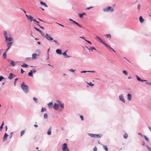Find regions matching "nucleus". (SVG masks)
I'll return each instance as SVG.
<instances>
[{"instance_id": "obj_1", "label": "nucleus", "mask_w": 151, "mask_h": 151, "mask_svg": "<svg viewBox=\"0 0 151 151\" xmlns=\"http://www.w3.org/2000/svg\"><path fill=\"white\" fill-rule=\"evenodd\" d=\"M21 86L25 93H27L28 92V86L25 85L24 82L22 83L21 84Z\"/></svg>"}, {"instance_id": "obj_2", "label": "nucleus", "mask_w": 151, "mask_h": 151, "mask_svg": "<svg viewBox=\"0 0 151 151\" xmlns=\"http://www.w3.org/2000/svg\"><path fill=\"white\" fill-rule=\"evenodd\" d=\"M103 11L104 12H113L114 10L113 8H112L110 6H108L106 8L103 9Z\"/></svg>"}, {"instance_id": "obj_3", "label": "nucleus", "mask_w": 151, "mask_h": 151, "mask_svg": "<svg viewBox=\"0 0 151 151\" xmlns=\"http://www.w3.org/2000/svg\"><path fill=\"white\" fill-rule=\"evenodd\" d=\"M62 150L64 151H69V150L67 149V145L66 143H64L63 145Z\"/></svg>"}, {"instance_id": "obj_4", "label": "nucleus", "mask_w": 151, "mask_h": 151, "mask_svg": "<svg viewBox=\"0 0 151 151\" xmlns=\"http://www.w3.org/2000/svg\"><path fill=\"white\" fill-rule=\"evenodd\" d=\"M59 103H55L53 107L54 109L57 110L59 109Z\"/></svg>"}, {"instance_id": "obj_5", "label": "nucleus", "mask_w": 151, "mask_h": 151, "mask_svg": "<svg viewBox=\"0 0 151 151\" xmlns=\"http://www.w3.org/2000/svg\"><path fill=\"white\" fill-rule=\"evenodd\" d=\"M45 37L49 40H53V38L49 36L47 34H46Z\"/></svg>"}, {"instance_id": "obj_6", "label": "nucleus", "mask_w": 151, "mask_h": 151, "mask_svg": "<svg viewBox=\"0 0 151 151\" xmlns=\"http://www.w3.org/2000/svg\"><path fill=\"white\" fill-rule=\"evenodd\" d=\"M105 45L110 51H111V50H112L114 52H115V51L107 44L106 43Z\"/></svg>"}, {"instance_id": "obj_7", "label": "nucleus", "mask_w": 151, "mask_h": 151, "mask_svg": "<svg viewBox=\"0 0 151 151\" xmlns=\"http://www.w3.org/2000/svg\"><path fill=\"white\" fill-rule=\"evenodd\" d=\"M119 99L122 101L123 102L125 103V100L124 99V97L122 94L120 95L119 96Z\"/></svg>"}, {"instance_id": "obj_8", "label": "nucleus", "mask_w": 151, "mask_h": 151, "mask_svg": "<svg viewBox=\"0 0 151 151\" xmlns=\"http://www.w3.org/2000/svg\"><path fill=\"white\" fill-rule=\"evenodd\" d=\"M96 38L99 40V42H100L101 43H103L104 45H105L106 43L105 41H103L99 37L97 36L96 37Z\"/></svg>"}, {"instance_id": "obj_9", "label": "nucleus", "mask_w": 151, "mask_h": 151, "mask_svg": "<svg viewBox=\"0 0 151 151\" xmlns=\"http://www.w3.org/2000/svg\"><path fill=\"white\" fill-rule=\"evenodd\" d=\"M26 16L27 19L29 20H30L31 22H32V21L33 20V18L31 15H28L27 14H26Z\"/></svg>"}, {"instance_id": "obj_10", "label": "nucleus", "mask_w": 151, "mask_h": 151, "mask_svg": "<svg viewBox=\"0 0 151 151\" xmlns=\"http://www.w3.org/2000/svg\"><path fill=\"white\" fill-rule=\"evenodd\" d=\"M15 76L12 73H10L8 77V78L9 79H12Z\"/></svg>"}, {"instance_id": "obj_11", "label": "nucleus", "mask_w": 151, "mask_h": 151, "mask_svg": "<svg viewBox=\"0 0 151 151\" xmlns=\"http://www.w3.org/2000/svg\"><path fill=\"white\" fill-rule=\"evenodd\" d=\"M8 136V135H7V134L6 133H5L4 134V136L3 139V141H4L7 140Z\"/></svg>"}, {"instance_id": "obj_12", "label": "nucleus", "mask_w": 151, "mask_h": 151, "mask_svg": "<svg viewBox=\"0 0 151 151\" xmlns=\"http://www.w3.org/2000/svg\"><path fill=\"white\" fill-rule=\"evenodd\" d=\"M12 42H11L7 44V46L8 47V48L6 50V51H7L8 50L10 49L11 47V46L12 44Z\"/></svg>"}, {"instance_id": "obj_13", "label": "nucleus", "mask_w": 151, "mask_h": 151, "mask_svg": "<svg viewBox=\"0 0 151 151\" xmlns=\"http://www.w3.org/2000/svg\"><path fill=\"white\" fill-rule=\"evenodd\" d=\"M40 3L42 5L44 6L47 7H48L47 6V4H46L45 3L42 1H40Z\"/></svg>"}, {"instance_id": "obj_14", "label": "nucleus", "mask_w": 151, "mask_h": 151, "mask_svg": "<svg viewBox=\"0 0 151 151\" xmlns=\"http://www.w3.org/2000/svg\"><path fill=\"white\" fill-rule=\"evenodd\" d=\"M136 76V78H137V79L138 81H141L142 82H143L144 81H146V80H142L141 79H140V78L139 77H138L137 76V75Z\"/></svg>"}, {"instance_id": "obj_15", "label": "nucleus", "mask_w": 151, "mask_h": 151, "mask_svg": "<svg viewBox=\"0 0 151 151\" xmlns=\"http://www.w3.org/2000/svg\"><path fill=\"white\" fill-rule=\"evenodd\" d=\"M128 99L129 101H130L131 100L132 96L130 94H128L127 95Z\"/></svg>"}, {"instance_id": "obj_16", "label": "nucleus", "mask_w": 151, "mask_h": 151, "mask_svg": "<svg viewBox=\"0 0 151 151\" xmlns=\"http://www.w3.org/2000/svg\"><path fill=\"white\" fill-rule=\"evenodd\" d=\"M51 127H50L48 130L47 134L48 135H50L51 134Z\"/></svg>"}, {"instance_id": "obj_17", "label": "nucleus", "mask_w": 151, "mask_h": 151, "mask_svg": "<svg viewBox=\"0 0 151 151\" xmlns=\"http://www.w3.org/2000/svg\"><path fill=\"white\" fill-rule=\"evenodd\" d=\"M13 40V39L11 37H9V38L7 37V40L6 39V42H7L8 41L11 42Z\"/></svg>"}, {"instance_id": "obj_18", "label": "nucleus", "mask_w": 151, "mask_h": 151, "mask_svg": "<svg viewBox=\"0 0 151 151\" xmlns=\"http://www.w3.org/2000/svg\"><path fill=\"white\" fill-rule=\"evenodd\" d=\"M56 52L58 54H62V51H61L60 50L58 49L56 50Z\"/></svg>"}, {"instance_id": "obj_19", "label": "nucleus", "mask_w": 151, "mask_h": 151, "mask_svg": "<svg viewBox=\"0 0 151 151\" xmlns=\"http://www.w3.org/2000/svg\"><path fill=\"white\" fill-rule=\"evenodd\" d=\"M37 54L35 53H34L32 55V58L33 59H36V56L37 55Z\"/></svg>"}, {"instance_id": "obj_20", "label": "nucleus", "mask_w": 151, "mask_h": 151, "mask_svg": "<svg viewBox=\"0 0 151 151\" xmlns=\"http://www.w3.org/2000/svg\"><path fill=\"white\" fill-rule=\"evenodd\" d=\"M57 103H59V106H60V107L62 108H63L64 107V105L63 104H61L60 101H57Z\"/></svg>"}, {"instance_id": "obj_21", "label": "nucleus", "mask_w": 151, "mask_h": 151, "mask_svg": "<svg viewBox=\"0 0 151 151\" xmlns=\"http://www.w3.org/2000/svg\"><path fill=\"white\" fill-rule=\"evenodd\" d=\"M139 20L140 22L142 23H143L144 21V19H143L142 16L140 17Z\"/></svg>"}, {"instance_id": "obj_22", "label": "nucleus", "mask_w": 151, "mask_h": 151, "mask_svg": "<svg viewBox=\"0 0 151 151\" xmlns=\"http://www.w3.org/2000/svg\"><path fill=\"white\" fill-rule=\"evenodd\" d=\"M88 135L91 137H95L96 134H93L91 133H89L88 134Z\"/></svg>"}, {"instance_id": "obj_23", "label": "nucleus", "mask_w": 151, "mask_h": 151, "mask_svg": "<svg viewBox=\"0 0 151 151\" xmlns=\"http://www.w3.org/2000/svg\"><path fill=\"white\" fill-rule=\"evenodd\" d=\"M25 130H23L20 132V136L22 137L25 133Z\"/></svg>"}, {"instance_id": "obj_24", "label": "nucleus", "mask_w": 151, "mask_h": 151, "mask_svg": "<svg viewBox=\"0 0 151 151\" xmlns=\"http://www.w3.org/2000/svg\"><path fill=\"white\" fill-rule=\"evenodd\" d=\"M32 70H30V72L28 73V76H32L33 74H32Z\"/></svg>"}, {"instance_id": "obj_25", "label": "nucleus", "mask_w": 151, "mask_h": 151, "mask_svg": "<svg viewBox=\"0 0 151 151\" xmlns=\"http://www.w3.org/2000/svg\"><path fill=\"white\" fill-rule=\"evenodd\" d=\"M7 51H6L3 54V56L4 59H6V52Z\"/></svg>"}, {"instance_id": "obj_26", "label": "nucleus", "mask_w": 151, "mask_h": 151, "mask_svg": "<svg viewBox=\"0 0 151 151\" xmlns=\"http://www.w3.org/2000/svg\"><path fill=\"white\" fill-rule=\"evenodd\" d=\"M4 34L6 39L7 40V33L6 31H5L4 32Z\"/></svg>"}, {"instance_id": "obj_27", "label": "nucleus", "mask_w": 151, "mask_h": 151, "mask_svg": "<svg viewBox=\"0 0 151 151\" xmlns=\"http://www.w3.org/2000/svg\"><path fill=\"white\" fill-rule=\"evenodd\" d=\"M103 145L104 149L106 151H108V149L107 146H105L104 145Z\"/></svg>"}, {"instance_id": "obj_28", "label": "nucleus", "mask_w": 151, "mask_h": 151, "mask_svg": "<svg viewBox=\"0 0 151 151\" xmlns=\"http://www.w3.org/2000/svg\"><path fill=\"white\" fill-rule=\"evenodd\" d=\"M87 48L89 50H91V51H93V50H96V49L94 47H90V48L87 47Z\"/></svg>"}, {"instance_id": "obj_29", "label": "nucleus", "mask_w": 151, "mask_h": 151, "mask_svg": "<svg viewBox=\"0 0 151 151\" xmlns=\"http://www.w3.org/2000/svg\"><path fill=\"white\" fill-rule=\"evenodd\" d=\"M96 137H97V138H101V136H102V135L101 134H96Z\"/></svg>"}, {"instance_id": "obj_30", "label": "nucleus", "mask_w": 151, "mask_h": 151, "mask_svg": "<svg viewBox=\"0 0 151 151\" xmlns=\"http://www.w3.org/2000/svg\"><path fill=\"white\" fill-rule=\"evenodd\" d=\"M21 66L23 67L27 68L28 67V65L26 64H24L21 65Z\"/></svg>"}, {"instance_id": "obj_31", "label": "nucleus", "mask_w": 151, "mask_h": 151, "mask_svg": "<svg viewBox=\"0 0 151 151\" xmlns=\"http://www.w3.org/2000/svg\"><path fill=\"white\" fill-rule=\"evenodd\" d=\"M10 64L13 66H14L15 65L14 62L13 60H11Z\"/></svg>"}, {"instance_id": "obj_32", "label": "nucleus", "mask_w": 151, "mask_h": 151, "mask_svg": "<svg viewBox=\"0 0 151 151\" xmlns=\"http://www.w3.org/2000/svg\"><path fill=\"white\" fill-rule=\"evenodd\" d=\"M52 102H50L48 104V106L49 108H51L52 107Z\"/></svg>"}, {"instance_id": "obj_33", "label": "nucleus", "mask_w": 151, "mask_h": 151, "mask_svg": "<svg viewBox=\"0 0 151 151\" xmlns=\"http://www.w3.org/2000/svg\"><path fill=\"white\" fill-rule=\"evenodd\" d=\"M105 36L107 38H109V39H111V35L110 34L106 35H105Z\"/></svg>"}, {"instance_id": "obj_34", "label": "nucleus", "mask_w": 151, "mask_h": 151, "mask_svg": "<svg viewBox=\"0 0 151 151\" xmlns=\"http://www.w3.org/2000/svg\"><path fill=\"white\" fill-rule=\"evenodd\" d=\"M143 137L145 138V139L148 142L149 141V139L148 138L145 136L144 135Z\"/></svg>"}, {"instance_id": "obj_35", "label": "nucleus", "mask_w": 151, "mask_h": 151, "mask_svg": "<svg viewBox=\"0 0 151 151\" xmlns=\"http://www.w3.org/2000/svg\"><path fill=\"white\" fill-rule=\"evenodd\" d=\"M90 86H94V84L92 83H91V82H90V83H88L87 82H86Z\"/></svg>"}, {"instance_id": "obj_36", "label": "nucleus", "mask_w": 151, "mask_h": 151, "mask_svg": "<svg viewBox=\"0 0 151 151\" xmlns=\"http://www.w3.org/2000/svg\"><path fill=\"white\" fill-rule=\"evenodd\" d=\"M128 137V134L127 133L125 134L124 135V137L125 139H126Z\"/></svg>"}, {"instance_id": "obj_37", "label": "nucleus", "mask_w": 151, "mask_h": 151, "mask_svg": "<svg viewBox=\"0 0 151 151\" xmlns=\"http://www.w3.org/2000/svg\"><path fill=\"white\" fill-rule=\"evenodd\" d=\"M47 117H48V116H47V114L46 113L45 114H44V118L45 119H46L47 118Z\"/></svg>"}, {"instance_id": "obj_38", "label": "nucleus", "mask_w": 151, "mask_h": 151, "mask_svg": "<svg viewBox=\"0 0 151 151\" xmlns=\"http://www.w3.org/2000/svg\"><path fill=\"white\" fill-rule=\"evenodd\" d=\"M46 111V109L45 108H42L41 109V112H43L44 111Z\"/></svg>"}, {"instance_id": "obj_39", "label": "nucleus", "mask_w": 151, "mask_h": 151, "mask_svg": "<svg viewBox=\"0 0 151 151\" xmlns=\"http://www.w3.org/2000/svg\"><path fill=\"white\" fill-rule=\"evenodd\" d=\"M76 24H77L78 26H79V27H81V28H82V25H81V24H79L77 22H76Z\"/></svg>"}, {"instance_id": "obj_40", "label": "nucleus", "mask_w": 151, "mask_h": 151, "mask_svg": "<svg viewBox=\"0 0 151 151\" xmlns=\"http://www.w3.org/2000/svg\"><path fill=\"white\" fill-rule=\"evenodd\" d=\"M76 24H77L78 26H79V27H81V28H82V25H81V24H79L77 22H76Z\"/></svg>"}, {"instance_id": "obj_41", "label": "nucleus", "mask_w": 151, "mask_h": 151, "mask_svg": "<svg viewBox=\"0 0 151 151\" xmlns=\"http://www.w3.org/2000/svg\"><path fill=\"white\" fill-rule=\"evenodd\" d=\"M76 24H77L78 26H79V27H81V28H82V25H81V24H79L77 22H76Z\"/></svg>"}, {"instance_id": "obj_42", "label": "nucleus", "mask_w": 151, "mask_h": 151, "mask_svg": "<svg viewBox=\"0 0 151 151\" xmlns=\"http://www.w3.org/2000/svg\"><path fill=\"white\" fill-rule=\"evenodd\" d=\"M4 124V122H3L1 125V126L0 127V130L1 131L2 129L3 128V126Z\"/></svg>"}, {"instance_id": "obj_43", "label": "nucleus", "mask_w": 151, "mask_h": 151, "mask_svg": "<svg viewBox=\"0 0 151 151\" xmlns=\"http://www.w3.org/2000/svg\"><path fill=\"white\" fill-rule=\"evenodd\" d=\"M122 73L126 75H127V72L125 70H124L123 71Z\"/></svg>"}, {"instance_id": "obj_44", "label": "nucleus", "mask_w": 151, "mask_h": 151, "mask_svg": "<svg viewBox=\"0 0 151 151\" xmlns=\"http://www.w3.org/2000/svg\"><path fill=\"white\" fill-rule=\"evenodd\" d=\"M35 29L37 31L39 32H40L41 31L40 29H37L36 28V27H34Z\"/></svg>"}, {"instance_id": "obj_45", "label": "nucleus", "mask_w": 151, "mask_h": 151, "mask_svg": "<svg viewBox=\"0 0 151 151\" xmlns=\"http://www.w3.org/2000/svg\"><path fill=\"white\" fill-rule=\"evenodd\" d=\"M33 99L35 101V102L36 103H37V99L35 98V97H34L33 98Z\"/></svg>"}, {"instance_id": "obj_46", "label": "nucleus", "mask_w": 151, "mask_h": 151, "mask_svg": "<svg viewBox=\"0 0 151 151\" xmlns=\"http://www.w3.org/2000/svg\"><path fill=\"white\" fill-rule=\"evenodd\" d=\"M41 35L43 36V37H44V36H45V34L44 33H43V32H42V31H41V32H40Z\"/></svg>"}, {"instance_id": "obj_47", "label": "nucleus", "mask_w": 151, "mask_h": 151, "mask_svg": "<svg viewBox=\"0 0 151 151\" xmlns=\"http://www.w3.org/2000/svg\"><path fill=\"white\" fill-rule=\"evenodd\" d=\"M67 52V51H66L65 52H63V54L64 55V56H66L67 55V53H66V52Z\"/></svg>"}, {"instance_id": "obj_48", "label": "nucleus", "mask_w": 151, "mask_h": 151, "mask_svg": "<svg viewBox=\"0 0 151 151\" xmlns=\"http://www.w3.org/2000/svg\"><path fill=\"white\" fill-rule=\"evenodd\" d=\"M97 148L96 147H95L93 149V150L94 151H97Z\"/></svg>"}, {"instance_id": "obj_49", "label": "nucleus", "mask_w": 151, "mask_h": 151, "mask_svg": "<svg viewBox=\"0 0 151 151\" xmlns=\"http://www.w3.org/2000/svg\"><path fill=\"white\" fill-rule=\"evenodd\" d=\"M80 117L81 118V119L82 120V121H83L84 120L83 117V116L81 115L80 116Z\"/></svg>"}, {"instance_id": "obj_50", "label": "nucleus", "mask_w": 151, "mask_h": 151, "mask_svg": "<svg viewBox=\"0 0 151 151\" xmlns=\"http://www.w3.org/2000/svg\"><path fill=\"white\" fill-rule=\"evenodd\" d=\"M140 5L139 4L137 5V8L139 10L140 9Z\"/></svg>"}, {"instance_id": "obj_51", "label": "nucleus", "mask_w": 151, "mask_h": 151, "mask_svg": "<svg viewBox=\"0 0 151 151\" xmlns=\"http://www.w3.org/2000/svg\"><path fill=\"white\" fill-rule=\"evenodd\" d=\"M93 8V6H91V7H89L87 8L86 9L87 10H88L89 9H90Z\"/></svg>"}, {"instance_id": "obj_52", "label": "nucleus", "mask_w": 151, "mask_h": 151, "mask_svg": "<svg viewBox=\"0 0 151 151\" xmlns=\"http://www.w3.org/2000/svg\"><path fill=\"white\" fill-rule=\"evenodd\" d=\"M147 149L150 151H151V148L149 146H147Z\"/></svg>"}, {"instance_id": "obj_53", "label": "nucleus", "mask_w": 151, "mask_h": 151, "mask_svg": "<svg viewBox=\"0 0 151 151\" xmlns=\"http://www.w3.org/2000/svg\"><path fill=\"white\" fill-rule=\"evenodd\" d=\"M85 40L88 43H89V44H92V43H91V42L90 41H88V40Z\"/></svg>"}, {"instance_id": "obj_54", "label": "nucleus", "mask_w": 151, "mask_h": 151, "mask_svg": "<svg viewBox=\"0 0 151 151\" xmlns=\"http://www.w3.org/2000/svg\"><path fill=\"white\" fill-rule=\"evenodd\" d=\"M4 78L3 76H1L0 77V81H1Z\"/></svg>"}, {"instance_id": "obj_55", "label": "nucleus", "mask_w": 151, "mask_h": 151, "mask_svg": "<svg viewBox=\"0 0 151 151\" xmlns=\"http://www.w3.org/2000/svg\"><path fill=\"white\" fill-rule=\"evenodd\" d=\"M83 16V15L82 14H79V17L80 18L82 17Z\"/></svg>"}, {"instance_id": "obj_56", "label": "nucleus", "mask_w": 151, "mask_h": 151, "mask_svg": "<svg viewBox=\"0 0 151 151\" xmlns=\"http://www.w3.org/2000/svg\"><path fill=\"white\" fill-rule=\"evenodd\" d=\"M70 71H71V72H74L75 71V70H73V69H70Z\"/></svg>"}, {"instance_id": "obj_57", "label": "nucleus", "mask_w": 151, "mask_h": 151, "mask_svg": "<svg viewBox=\"0 0 151 151\" xmlns=\"http://www.w3.org/2000/svg\"><path fill=\"white\" fill-rule=\"evenodd\" d=\"M18 79V78L15 79V81H14V84L15 85L16 82H17V81Z\"/></svg>"}, {"instance_id": "obj_58", "label": "nucleus", "mask_w": 151, "mask_h": 151, "mask_svg": "<svg viewBox=\"0 0 151 151\" xmlns=\"http://www.w3.org/2000/svg\"><path fill=\"white\" fill-rule=\"evenodd\" d=\"M24 72V71L22 69H21V73L22 74Z\"/></svg>"}, {"instance_id": "obj_59", "label": "nucleus", "mask_w": 151, "mask_h": 151, "mask_svg": "<svg viewBox=\"0 0 151 151\" xmlns=\"http://www.w3.org/2000/svg\"><path fill=\"white\" fill-rule=\"evenodd\" d=\"M38 25L41 28H42V29H44V28L43 27H42V26H40L39 24H38Z\"/></svg>"}, {"instance_id": "obj_60", "label": "nucleus", "mask_w": 151, "mask_h": 151, "mask_svg": "<svg viewBox=\"0 0 151 151\" xmlns=\"http://www.w3.org/2000/svg\"><path fill=\"white\" fill-rule=\"evenodd\" d=\"M32 73H35L36 72V71L35 70H32Z\"/></svg>"}, {"instance_id": "obj_61", "label": "nucleus", "mask_w": 151, "mask_h": 151, "mask_svg": "<svg viewBox=\"0 0 151 151\" xmlns=\"http://www.w3.org/2000/svg\"><path fill=\"white\" fill-rule=\"evenodd\" d=\"M34 126L35 127H38V125L37 124H35L34 125Z\"/></svg>"}, {"instance_id": "obj_62", "label": "nucleus", "mask_w": 151, "mask_h": 151, "mask_svg": "<svg viewBox=\"0 0 151 151\" xmlns=\"http://www.w3.org/2000/svg\"><path fill=\"white\" fill-rule=\"evenodd\" d=\"M53 41L56 43H58V42L57 41L55 40H54Z\"/></svg>"}, {"instance_id": "obj_63", "label": "nucleus", "mask_w": 151, "mask_h": 151, "mask_svg": "<svg viewBox=\"0 0 151 151\" xmlns=\"http://www.w3.org/2000/svg\"><path fill=\"white\" fill-rule=\"evenodd\" d=\"M87 71H82L81 72V73H85Z\"/></svg>"}, {"instance_id": "obj_64", "label": "nucleus", "mask_w": 151, "mask_h": 151, "mask_svg": "<svg viewBox=\"0 0 151 151\" xmlns=\"http://www.w3.org/2000/svg\"><path fill=\"white\" fill-rule=\"evenodd\" d=\"M70 57V56L68 55H67L66 56V58H69V57Z\"/></svg>"}]
</instances>
